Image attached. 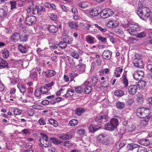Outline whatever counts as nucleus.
<instances>
[{"instance_id": "obj_1", "label": "nucleus", "mask_w": 152, "mask_h": 152, "mask_svg": "<svg viewBox=\"0 0 152 152\" xmlns=\"http://www.w3.org/2000/svg\"><path fill=\"white\" fill-rule=\"evenodd\" d=\"M122 25L123 27L126 29L125 30L132 36L136 35V32L140 29V27L137 23L132 22H129Z\"/></svg>"}, {"instance_id": "obj_2", "label": "nucleus", "mask_w": 152, "mask_h": 152, "mask_svg": "<svg viewBox=\"0 0 152 152\" xmlns=\"http://www.w3.org/2000/svg\"><path fill=\"white\" fill-rule=\"evenodd\" d=\"M136 12L139 17L142 20H145L151 15L150 10L148 7H144L142 8H138Z\"/></svg>"}, {"instance_id": "obj_3", "label": "nucleus", "mask_w": 152, "mask_h": 152, "mask_svg": "<svg viewBox=\"0 0 152 152\" xmlns=\"http://www.w3.org/2000/svg\"><path fill=\"white\" fill-rule=\"evenodd\" d=\"M118 124V121L117 118H112L110 122L105 125V129L107 130L112 131L117 128Z\"/></svg>"}, {"instance_id": "obj_4", "label": "nucleus", "mask_w": 152, "mask_h": 152, "mask_svg": "<svg viewBox=\"0 0 152 152\" xmlns=\"http://www.w3.org/2000/svg\"><path fill=\"white\" fill-rule=\"evenodd\" d=\"M142 57L140 55L137 54L135 58L133 61V63L134 66L137 68H142L144 67L143 61L141 60Z\"/></svg>"}, {"instance_id": "obj_5", "label": "nucleus", "mask_w": 152, "mask_h": 152, "mask_svg": "<svg viewBox=\"0 0 152 152\" xmlns=\"http://www.w3.org/2000/svg\"><path fill=\"white\" fill-rule=\"evenodd\" d=\"M150 114L149 110L144 107L139 108L137 112V116L140 118H144L147 117Z\"/></svg>"}, {"instance_id": "obj_6", "label": "nucleus", "mask_w": 152, "mask_h": 152, "mask_svg": "<svg viewBox=\"0 0 152 152\" xmlns=\"http://www.w3.org/2000/svg\"><path fill=\"white\" fill-rule=\"evenodd\" d=\"M97 140L100 143L104 145H107L109 143L108 136L105 133L100 134L97 137Z\"/></svg>"}, {"instance_id": "obj_7", "label": "nucleus", "mask_w": 152, "mask_h": 152, "mask_svg": "<svg viewBox=\"0 0 152 152\" xmlns=\"http://www.w3.org/2000/svg\"><path fill=\"white\" fill-rule=\"evenodd\" d=\"M113 12L111 9H105L100 12V16L103 18H106L112 16L113 14Z\"/></svg>"}, {"instance_id": "obj_8", "label": "nucleus", "mask_w": 152, "mask_h": 152, "mask_svg": "<svg viewBox=\"0 0 152 152\" xmlns=\"http://www.w3.org/2000/svg\"><path fill=\"white\" fill-rule=\"evenodd\" d=\"M42 137L39 140L40 143L45 147H49L50 145L47 142L48 141L49 138L48 136L44 134H41Z\"/></svg>"}, {"instance_id": "obj_9", "label": "nucleus", "mask_w": 152, "mask_h": 152, "mask_svg": "<svg viewBox=\"0 0 152 152\" xmlns=\"http://www.w3.org/2000/svg\"><path fill=\"white\" fill-rule=\"evenodd\" d=\"M36 21V17L33 16H27L26 18V24L28 25H32Z\"/></svg>"}, {"instance_id": "obj_10", "label": "nucleus", "mask_w": 152, "mask_h": 152, "mask_svg": "<svg viewBox=\"0 0 152 152\" xmlns=\"http://www.w3.org/2000/svg\"><path fill=\"white\" fill-rule=\"evenodd\" d=\"M75 70L79 74L83 73L86 70V65L81 63L79 64L77 66H75Z\"/></svg>"}, {"instance_id": "obj_11", "label": "nucleus", "mask_w": 152, "mask_h": 152, "mask_svg": "<svg viewBox=\"0 0 152 152\" xmlns=\"http://www.w3.org/2000/svg\"><path fill=\"white\" fill-rule=\"evenodd\" d=\"M144 75V73L142 71H138L134 72L133 76L135 80L140 81L142 79Z\"/></svg>"}, {"instance_id": "obj_12", "label": "nucleus", "mask_w": 152, "mask_h": 152, "mask_svg": "<svg viewBox=\"0 0 152 152\" xmlns=\"http://www.w3.org/2000/svg\"><path fill=\"white\" fill-rule=\"evenodd\" d=\"M138 86L136 85H131L129 86L128 88V92L130 94L134 95L137 90Z\"/></svg>"}, {"instance_id": "obj_13", "label": "nucleus", "mask_w": 152, "mask_h": 152, "mask_svg": "<svg viewBox=\"0 0 152 152\" xmlns=\"http://www.w3.org/2000/svg\"><path fill=\"white\" fill-rule=\"evenodd\" d=\"M119 24V22L116 20H112L108 21L107 23V27L110 28H115Z\"/></svg>"}, {"instance_id": "obj_14", "label": "nucleus", "mask_w": 152, "mask_h": 152, "mask_svg": "<svg viewBox=\"0 0 152 152\" xmlns=\"http://www.w3.org/2000/svg\"><path fill=\"white\" fill-rule=\"evenodd\" d=\"M108 118V116L105 115L97 117L95 118V121L98 123L105 122L107 121Z\"/></svg>"}, {"instance_id": "obj_15", "label": "nucleus", "mask_w": 152, "mask_h": 152, "mask_svg": "<svg viewBox=\"0 0 152 152\" xmlns=\"http://www.w3.org/2000/svg\"><path fill=\"white\" fill-rule=\"evenodd\" d=\"M112 52L109 50H105L102 54V56L104 59L109 60L111 56Z\"/></svg>"}, {"instance_id": "obj_16", "label": "nucleus", "mask_w": 152, "mask_h": 152, "mask_svg": "<svg viewBox=\"0 0 152 152\" xmlns=\"http://www.w3.org/2000/svg\"><path fill=\"white\" fill-rule=\"evenodd\" d=\"M11 39L14 42H16L19 40H22L20 34L18 33H15L13 34L11 37Z\"/></svg>"}, {"instance_id": "obj_17", "label": "nucleus", "mask_w": 152, "mask_h": 152, "mask_svg": "<svg viewBox=\"0 0 152 152\" xmlns=\"http://www.w3.org/2000/svg\"><path fill=\"white\" fill-rule=\"evenodd\" d=\"M8 65L7 63L2 58H0V68H8Z\"/></svg>"}, {"instance_id": "obj_18", "label": "nucleus", "mask_w": 152, "mask_h": 152, "mask_svg": "<svg viewBox=\"0 0 152 152\" xmlns=\"http://www.w3.org/2000/svg\"><path fill=\"white\" fill-rule=\"evenodd\" d=\"M99 9L94 8L90 10L89 13L92 16H96L99 14L100 15V12H99Z\"/></svg>"}, {"instance_id": "obj_19", "label": "nucleus", "mask_w": 152, "mask_h": 152, "mask_svg": "<svg viewBox=\"0 0 152 152\" xmlns=\"http://www.w3.org/2000/svg\"><path fill=\"white\" fill-rule=\"evenodd\" d=\"M86 42L90 44H93L95 43V38L91 35L86 36Z\"/></svg>"}, {"instance_id": "obj_20", "label": "nucleus", "mask_w": 152, "mask_h": 152, "mask_svg": "<svg viewBox=\"0 0 152 152\" xmlns=\"http://www.w3.org/2000/svg\"><path fill=\"white\" fill-rule=\"evenodd\" d=\"M140 145L135 143L129 144L127 146V148L129 150H131L139 147Z\"/></svg>"}, {"instance_id": "obj_21", "label": "nucleus", "mask_w": 152, "mask_h": 152, "mask_svg": "<svg viewBox=\"0 0 152 152\" xmlns=\"http://www.w3.org/2000/svg\"><path fill=\"white\" fill-rule=\"evenodd\" d=\"M85 111L84 109L82 107L77 108L75 111L76 114L79 116H80L82 115Z\"/></svg>"}, {"instance_id": "obj_22", "label": "nucleus", "mask_w": 152, "mask_h": 152, "mask_svg": "<svg viewBox=\"0 0 152 152\" xmlns=\"http://www.w3.org/2000/svg\"><path fill=\"white\" fill-rule=\"evenodd\" d=\"M7 16V11L4 9L0 8V17L1 18H6Z\"/></svg>"}, {"instance_id": "obj_23", "label": "nucleus", "mask_w": 152, "mask_h": 152, "mask_svg": "<svg viewBox=\"0 0 152 152\" xmlns=\"http://www.w3.org/2000/svg\"><path fill=\"white\" fill-rule=\"evenodd\" d=\"M139 143L140 144L145 146H147L149 145L150 142L148 140L142 139L139 141Z\"/></svg>"}, {"instance_id": "obj_24", "label": "nucleus", "mask_w": 152, "mask_h": 152, "mask_svg": "<svg viewBox=\"0 0 152 152\" xmlns=\"http://www.w3.org/2000/svg\"><path fill=\"white\" fill-rule=\"evenodd\" d=\"M78 6L83 9H86L88 6V4L85 1H80L78 3Z\"/></svg>"}, {"instance_id": "obj_25", "label": "nucleus", "mask_w": 152, "mask_h": 152, "mask_svg": "<svg viewBox=\"0 0 152 152\" xmlns=\"http://www.w3.org/2000/svg\"><path fill=\"white\" fill-rule=\"evenodd\" d=\"M48 29L50 32L53 33H56L58 30L57 27L53 25L50 26Z\"/></svg>"}, {"instance_id": "obj_26", "label": "nucleus", "mask_w": 152, "mask_h": 152, "mask_svg": "<svg viewBox=\"0 0 152 152\" xmlns=\"http://www.w3.org/2000/svg\"><path fill=\"white\" fill-rule=\"evenodd\" d=\"M126 144V142L122 141L118 142L116 144L115 147L117 149H120L121 148L124 146Z\"/></svg>"}, {"instance_id": "obj_27", "label": "nucleus", "mask_w": 152, "mask_h": 152, "mask_svg": "<svg viewBox=\"0 0 152 152\" xmlns=\"http://www.w3.org/2000/svg\"><path fill=\"white\" fill-rule=\"evenodd\" d=\"M88 129L89 132H94L99 129L97 126H95L91 124L88 127Z\"/></svg>"}, {"instance_id": "obj_28", "label": "nucleus", "mask_w": 152, "mask_h": 152, "mask_svg": "<svg viewBox=\"0 0 152 152\" xmlns=\"http://www.w3.org/2000/svg\"><path fill=\"white\" fill-rule=\"evenodd\" d=\"M46 75L47 76L51 77L55 75L56 74L55 71L53 70H49L45 72Z\"/></svg>"}, {"instance_id": "obj_29", "label": "nucleus", "mask_w": 152, "mask_h": 152, "mask_svg": "<svg viewBox=\"0 0 152 152\" xmlns=\"http://www.w3.org/2000/svg\"><path fill=\"white\" fill-rule=\"evenodd\" d=\"M17 87L19 89L21 93L23 94L26 91V88L25 86L20 83H18L17 85Z\"/></svg>"}, {"instance_id": "obj_30", "label": "nucleus", "mask_w": 152, "mask_h": 152, "mask_svg": "<svg viewBox=\"0 0 152 152\" xmlns=\"http://www.w3.org/2000/svg\"><path fill=\"white\" fill-rule=\"evenodd\" d=\"M69 26L72 29H77L78 26L77 23L75 22H71L68 23Z\"/></svg>"}, {"instance_id": "obj_31", "label": "nucleus", "mask_w": 152, "mask_h": 152, "mask_svg": "<svg viewBox=\"0 0 152 152\" xmlns=\"http://www.w3.org/2000/svg\"><path fill=\"white\" fill-rule=\"evenodd\" d=\"M41 94V91L39 88L35 90L34 95L38 99H40L41 98L42 96Z\"/></svg>"}, {"instance_id": "obj_32", "label": "nucleus", "mask_w": 152, "mask_h": 152, "mask_svg": "<svg viewBox=\"0 0 152 152\" xmlns=\"http://www.w3.org/2000/svg\"><path fill=\"white\" fill-rule=\"evenodd\" d=\"M98 79L96 78V76H94L92 77L91 81H90V84L92 86H95L96 84L98 82Z\"/></svg>"}, {"instance_id": "obj_33", "label": "nucleus", "mask_w": 152, "mask_h": 152, "mask_svg": "<svg viewBox=\"0 0 152 152\" xmlns=\"http://www.w3.org/2000/svg\"><path fill=\"white\" fill-rule=\"evenodd\" d=\"M124 94L123 91L120 90H118L115 91L114 92L115 95L117 96H121Z\"/></svg>"}, {"instance_id": "obj_34", "label": "nucleus", "mask_w": 152, "mask_h": 152, "mask_svg": "<svg viewBox=\"0 0 152 152\" xmlns=\"http://www.w3.org/2000/svg\"><path fill=\"white\" fill-rule=\"evenodd\" d=\"M50 142H53L55 144L58 145L63 142L62 141H60L58 139L55 138H51L50 139Z\"/></svg>"}, {"instance_id": "obj_35", "label": "nucleus", "mask_w": 152, "mask_h": 152, "mask_svg": "<svg viewBox=\"0 0 152 152\" xmlns=\"http://www.w3.org/2000/svg\"><path fill=\"white\" fill-rule=\"evenodd\" d=\"M18 48L20 51L22 53H26L27 51V48L20 44L19 45Z\"/></svg>"}, {"instance_id": "obj_36", "label": "nucleus", "mask_w": 152, "mask_h": 152, "mask_svg": "<svg viewBox=\"0 0 152 152\" xmlns=\"http://www.w3.org/2000/svg\"><path fill=\"white\" fill-rule=\"evenodd\" d=\"M96 38L99 41H101L102 42L105 43L107 42V38L100 35H97L96 36Z\"/></svg>"}, {"instance_id": "obj_37", "label": "nucleus", "mask_w": 152, "mask_h": 152, "mask_svg": "<svg viewBox=\"0 0 152 152\" xmlns=\"http://www.w3.org/2000/svg\"><path fill=\"white\" fill-rule=\"evenodd\" d=\"M2 56L5 58H8L9 56L8 50L7 49H4L2 52Z\"/></svg>"}, {"instance_id": "obj_38", "label": "nucleus", "mask_w": 152, "mask_h": 152, "mask_svg": "<svg viewBox=\"0 0 152 152\" xmlns=\"http://www.w3.org/2000/svg\"><path fill=\"white\" fill-rule=\"evenodd\" d=\"M78 123V121L75 119L71 120L69 122V124L71 126H74L77 125Z\"/></svg>"}, {"instance_id": "obj_39", "label": "nucleus", "mask_w": 152, "mask_h": 152, "mask_svg": "<svg viewBox=\"0 0 152 152\" xmlns=\"http://www.w3.org/2000/svg\"><path fill=\"white\" fill-rule=\"evenodd\" d=\"M117 108L119 109H122L124 108L125 104L124 102H117L116 104Z\"/></svg>"}, {"instance_id": "obj_40", "label": "nucleus", "mask_w": 152, "mask_h": 152, "mask_svg": "<svg viewBox=\"0 0 152 152\" xmlns=\"http://www.w3.org/2000/svg\"><path fill=\"white\" fill-rule=\"evenodd\" d=\"M74 92V90L72 88H69L66 94L65 95L66 96H71L73 95V93Z\"/></svg>"}, {"instance_id": "obj_41", "label": "nucleus", "mask_w": 152, "mask_h": 152, "mask_svg": "<svg viewBox=\"0 0 152 152\" xmlns=\"http://www.w3.org/2000/svg\"><path fill=\"white\" fill-rule=\"evenodd\" d=\"M64 146L66 148H71L72 146V143L70 141H67L64 142Z\"/></svg>"}, {"instance_id": "obj_42", "label": "nucleus", "mask_w": 152, "mask_h": 152, "mask_svg": "<svg viewBox=\"0 0 152 152\" xmlns=\"http://www.w3.org/2000/svg\"><path fill=\"white\" fill-rule=\"evenodd\" d=\"M42 94H46L48 92V89L46 86H42L40 89Z\"/></svg>"}, {"instance_id": "obj_43", "label": "nucleus", "mask_w": 152, "mask_h": 152, "mask_svg": "<svg viewBox=\"0 0 152 152\" xmlns=\"http://www.w3.org/2000/svg\"><path fill=\"white\" fill-rule=\"evenodd\" d=\"M59 46L60 48L61 49H65L66 48L67 45L66 42L64 41H63L60 42L59 44Z\"/></svg>"}, {"instance_id": "obj_44", "label": "nucleus", "mask_w": 152, "mask_h": 152, "mask_svg": "<svg viewBox=\"0 0 152 152\" xmlns=\"http://www.w3.org/2000/svg\"><path fill=\"white\" fill-rule=\"evenodd\" d=\"M85 93L87 94H89L92 91V88L90 86H88L84 88Z\"/></svg>"}, {"instance_id": "obj_45", "label": "nucleus", "mask_w": 152, "mask_h": 152, "mask_svg": "<svg viewBox=\"0 0 152 152\" xmlns=\"http://www.w3.org/2000/svg\"><path fill=\"white\" fill-rule=\"evenodd\" d=\"M48 121L50 124L53 125L55 127H57L58 125L57 122L54 119H50Z\"/></svg>"}, {"instance_id": "obj_46", "label": "nucleus", "mask_w": 152, "mask_h": 152, "mask_svg": "<svg viewBox=\"0 0 152 152\" xmlns=\"http://www.w3.org/2000/svg\"><path fill=\"white\" fill-rule=\"evenodd\" d=\"M75 91L78 94H81L83 92V88L80 86H77L75 88Z\"/></svg>"}, {"instance_id": "obj_47", "label": "nucleus", "mask_w": 152, "mask_h": 152, "mask_svg": "<svg viewBox=\"0 0 152 152\" xmlns=\"http://www.w3.org/2000/svg\"><path fill=\"white\" fill-rule=\"evenodd\" d=\"M71 56L74 58L76 59H78L79 58V56L78 53L75 51L72 52Z\"/></svg>"}, {"instance_id": "obj_48", "label": "nucleus", "mask_w": 152, "mask_h": 152, "mask_svg": "<svg viewBox=\"0 0 152 152\" xmlns=\"http://www.w3.org/2000/svg\"><path fill=\"white\" fill-rule=\"evenodd\" d=\"M68 61L69 64L71 66H74L76 64L75 62L73 59L69 58L68 59Z\"/></svg>"}, {"instance_id": "obj_49", "label": "nucleus", "mask_w": 152, "mask_h": 152, "mask_svg": "<svg viewBox=\"0 0 152 152\" xmlns=\"http://www.w3.org/2000/svg\"><path fill=\"white\" fill-rule=\"evenodd\" d=\"M13 113L16 115H20L21 113L22 110L18 108H16L14 110Z\"/></svg>"}, {"instance_id": "obj_50", "label": "nucleus", "mask_w": 152, "mask_h": 152, "mask_svg": "<svg viewBox=\"0 0 152 152\" xmlns=\"http://www.w3.org/2000/svg\"><path fill=\"white\" fill-rule=\"evenodd\" d=\"M28 115L30 116H32L34 114V111L32 109H28L27 110Z\"/></svg>"}, {"instance_id": "obj_51", "label": "nucleus", "mask_w": 152, "mask_h": 152, "mask_svg": "<svg viewBox=\"0 0 152 152\" xmlns=\"http://www.w3.org/2000/svg\"><path fill=\"white\" fill-rule=\"evenodd\" d=\"M49 17L53 21H56L57 19V16L56 15L53 13L50 14Z\"/></svg>"}, {"instance_id": "obj_52", "label": "nucleus", "mask_w": 152, "mask_h": 152, "mask_svg": "<svg viewBox=\"0 0 152 152\" xmlns=\"http://www.w3.org/2000/svg\"><path fill=\"white\" fill-rule=\"evenodd\" d=\"M124 78L123 80V83L125 87H127L128 84V80L126 78L125 75H123Z\"/></svg>"}, {"instance_id": "obj_53", "label": "nucleus", "mask_w": 152, "mask_h": 152, "mask_svg": "<svg viewBox=\"0 0 152 152\" xmlns=\"http://www.w3.org/2000/svg\"><path fill=\"white\" fill-rule=\"evenodd\" d=\"M10 3L11 5V9H15L16 8V1H10Z\"/></svg>"}, {"instance_id": "obj_54", "label": "nucleus", "mask_w": 152, "mask_h": 152, "mask_svg": "<svg viewBox=\"0 0 152 152\" xmlns=\"http://www.w3.org/2000/svg\"><path fill=\"white\" fill-rule=\"evenodd\" d=\"M146 35V34L144 32H142L137 34V37L139 38H142L145 37Z\"/></svg>"}, {"instance_id": "obj_55", "label": "nucleus", "mask_w": 152, "mask_h": 152, "mask_svg": "<svg viewBox=\"0 0 152 152\" xmlns=\"http://www.w3.org/2000/svg\"><path fill=\"white\" fill-rule=\"evenodd\" d=\"M37 73L32 72L30 74V77L32 79H34L37 77Z\"/></svg>"}, {"instance_id": "obj_56", "label": "nucleus", "mask_w": 152, "mask_h": 152, "mask_svg": "<svg viewBox=\"0 0 152 152\" xmlns=\"http://www.w3.org/2000/svg\"><path fill=\"white\" fill-rule=\"evenodd\" d=\"M38 122L40 125H44L46 124L45 120L42 118H41L38 121Z\"/></svg>"}, {"instance_id": "obj_57", "label": "nucleus", "mask_w": 152, "mask_h": 152, "mask_svg": "<svg viewBox=\"0 0 152 152\" xmlns=\"http://www.w3.org/2000/svg\"><path fill=\"white\" fill-rule=\"evenodd\" d=\"M147 149L144 147H140L137 150V152H147Z\"/></svg>"}, {"instance_id": "obj_58", "label": "nucleus", "mask_w": 152, "mask_h": 152, "mask_svg": "<svg viewBox=\"0 0 152 152\" xmlns=\"http://www.w3.org/2000/svg\"><path fill=\"white\" fill-rule=\"evenodd\" d=\"M77 133L80 135H83L86 134V132L84 129H81L78 130Z\"/></svg>"}, {"instance_id": "obj_59", "label": "nucleus", "mask_w": 152, "mask_h": 152, "mask_svg": "<svg viewBox=\"0 0 152 152\" xmlns=\"http://www.w3.org/2000/svg\"><path fill=\"white\" fill-rule=\"evenodd\" d=\"M29 130L28 129H25L22 131V132L26 135L29 134L30 133Z\"/></svg>"}, {"instance_id": "obj_60", "label": "nucleus", "mask_w": 152, "mask_h": 152, "mask_svg": "<svg viewBox=\"0 0 152 152\" xmlns=\"http://www.w3.org/2000/svg\"><path fill=\"white\" fill-rule=\"evenodd\" d=\"M123 71V69L120 67H118L115 69V72H116V73H118L119 74H121Z\"/></svg>"}, {"instance_id": "obj_61", "label": "nucleus", "mask_w": 152, "mask_h": 152, "mask_svg": "<svg viewBox=\"0 0 152 152\" xmlns=\"http://www.w3.org/2000/svg\"><path fill=\"white\" fill-rule=\"evenodd\" d=\"M143 0H140L138 3V6L139 7V8H142V6H143Z\"/></svg>"}, {"instance_id": "obj_62", "label": "nucleus", "mask_w": 152, "mask_h": 152, "mask_svg": "<svg viewBox=\"0 0 152 152\" xmlns=\"http://www.w3.org/2000/svg\"><path fill=\"white\" fill-rule=\"evenodd\" d=\"M127 101L129 104L131 105L134 102V99L131 98H129L127 99Z\"/></svg>"}, {"instance_id": "obj_63", "label": "nucleus", "mask_w": 152, "mask_h": 152, "mask_svg": "<svg viewBox=\"0 0 152 152\" xmlns=\"http://www.w3.org/2000/svg\"><path fill=\"white\" fill-rule=\"evenodd\" d=\"M64 136L65 140L70 139L72 137V136L71 134H64Z\"/></svg>"}, {"instance_id": "obj_64", "label": "nucleus", "mask_w": 152, "mask_h": 152, "mask_svg": "<svg viewBox=\"0 0 152 152\" xmlns=\"http://www.w3.org/2000/svg\"><path fill=\"white\" fill-rule=\"evenodd\" d=\"M108 85V83L107 81H104L102 83H101V86L103 87H106Z\"/></svg>"}]
</instances>
